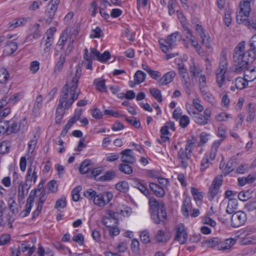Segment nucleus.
Segmentation results:
<instances>
[{
  "label": "nucleus",
  "mask_w": 256,
  "mask_h": 256,
  "mask_svg": "<svg viewBox=\"0 0 256 256\" xmlns=\"http://www.w3.org/2000/svg\"><path fill=\"white\" fill-rule=\"evenodd\" d=\"M120 154H122L121 160L122 162L134 164L136 162V158L133 155L132 150L126 149L122 151Z\"/></svg>",
  "instance_id": "11"
},
{
  "label": "nucleus",
  "mask_w": 256,
  "mask_h": 256,
  "mask_svg": "<svg viewBox=\"0 0 256 256\" xmlns=\"http://www.w3.org/2000/svg\"><path fill=\"white\" fill-rule=\"evenodd\" d=\"M192 154L186 150H184L181 148L178 153V159L180 162V166L184 169H186L188 166V161L190 159Z\"/></svg>",
  "instance_id": "10"
},
{
  "label": "nucleus",
  "mask_w": 256,
  "mask_h": 256,
  "mask_svg": "<svg viewBox=\"0 0 256 256\" xmlns=\"http://www.w3.org/2000/svg\"><path fill=\"white\" fill-rule=\"evenodd\" d=\"M24 96L22 92H17L11 96L8 100L6 96L3 98L2 99V102H4V104H14L22 99Z\"/></svg>",
  "instance_id": "15"
},
{
  "label": "nucleus",
  "mask_w": 256,
  "mask_h": 256,
  "mask_svg": "<svg viewBox=\"0 0 256 256\" xmlns=\"http://www.w3.org/2000/svg\"><path fill=\"white\" fill-rule=\"evenodd\" d=\"M66 206V200L65 196H62L56 202L54 208H64Z\"/></svg>",
  "instance_id": "57"
},
{
  "label": "nucleus",
  "mask_w": 256,
  "mask_h": 256,
  "mask_svg": "<svg viewBox=\"0 0 256 256\" xmlns=\"http://www.w3.org/2000/svg\"><path fill=\"white\" fill-rule=\"evenodd\" d=\"M191 192L194 197V200L196 202L202 200V196L200 192H199L198 190L195 188L192 187L191 188Z\"/></svg>",
  "instance_id": "50"
},
{
  "label": "nucleus",
  "mask_w": 256,
  "mask_h": 256,
  "mask_svg": "<svg viewBox=\"0 0 256 256\" xmlns=\"http://www.w3.org/2000/svg\"><path fill=\"white\" fill-rule=\"evenodd\" d=\"M60 0H51L46 6L45 12V15L46 18L45 19V22L50 24L53 20Z\"/></svg>",
  "instance_id": "5"
},
{
  "label": "nucleus",
  "mask_w": 256,
  "mask_h": 256,
  "mask_svg": "<svg viewBox=\"0 0 256 256\" xmlns=\"http://www.w3.org/2000/svg\"><path fill=\"white\" fill-rule=\"evenodd\" d=\"M250 66L244 70L240 72V73H244V76L248 82H252L256 78V68H250Z\"/></svg>",
  "instance_id": "17"
},
{
  "label": "nucleus",
  "mask_w": 256,
  "mask_h": 256,
  "mask_svg": "<svg viewBox=\"0 0 256 256\" xmlns=\"http://www.w3.org/2000/svg\"><path fill=\"white\" fill-rule=\"evenodd\" d=\"M100 56H98V60L102 62H107L110 57V52L108 51H105L103 54L100 53Z\"/></svg>",
  "instance_id": "60"
},
{
  "label": "nucleus",
  "mask_w": 256,
  "mask_h": 256,
  "mask_svg": "<svg viewBox=\"0 0 256 256\" xmlns=\"http://www.w3.org/2000/svg\"><path fill=\"white\" fill-rule=\"evenodd\" d=\"M146 74L142 70H138L134 74V78L136 84H140L145 80Z\"/></svg>",
  "instance_id": "38"
},
{
  "label": "nucleus",
  "mask_w": 256,
  "mask_h": 256,
  "mask_svg": "<svg viewBox=\"0 0 256 256\" xmlns=\"http://www.w3.org/2000/svg\"><path fill=\"white\" fill-rule=\"evenodd\" d=\"M148 204L151 218L156 224L164 222L167 218L166 212L163 201L156 200L154 197L149 198Z\"/></svg>",
  "instance_id": "3"
},
{
  "label": "nucleus",
  "mask_w": 256,
  "mask_h": 256,
  "mask_svg": "<svg viewBox=\"0 0 256 256\" xmlns=\"http://www.w3.org/2000/svg\"><path fill=\"white\" fill-rule=\"evenodd\" d=\"M82 74V68L79 66H77L71 80L69 82H67L61 90L58 105L68 110L72 106L74 102L78 98L80 90L78 88V85Z\"/></svg>",
  "instance_id": "1"
},
{
  "label": "nucleus",
  "mask_w": 256,
  "mask_h": 256,
  "mask_svg": "<svg viewBox=\"0 0 256 256\" xmlns=\"http://www.w3.org/2000/svg\"><path fill=\"white\" fill-rule=\"evenodd\" d=\"M154 240L157 243H164L169 240V237L162 230H158L154 236Z\"/></svg>",
  "instance_id": "24"
},
{
  "label": "nucleus",
  "mask_w": 256,
  "mask_h": 256,
  "mask_svg": "<svg viewBox=\"0 0 256 256\" xmlns=\"http://www.w3.org/2000/svg\"><path fill=\"white\" fill-rule=\"evenodd\" d=\"M236 240L234 238H228L225 240V243L222 244L218 248L220 250H226L230 249L236 243Z\"/></svg>",
  "instance_id": "39"
},
{
  "label": "nucleus",
  "mask_w": 256,
  "mask_h": 256,
  "mask_svg": "<svg viewBox=\"0 0 256 256\" xmlns=\"http://www.w3.org/2000/svg\"><path fill=\"white\" fill-rule=\"evenodd\" d=\"M31 20L30 17L20 18L13 20L9 23L10 28H17L24 26L28 22Z\"/></svg>",
  "instance_id": "22"
},
{
  "label": "nucleus",
  "mask_w": 256,
  "mask_h": 256,
  "mask_svg": "<svg viewBox=\"0 0 256 256\" xmlns=\"http://www.w3.org/2000/svg\"><path fill=\"white\" fill-rule=\"evenodd\" d=\"M18 44L14 40L6 42L4 50V53L6 56H10L14 53L18 49Z\"/></svg>",
  "instance_id": "19"
},
{
  "label": "nucleus",
  "mask_w": 256,
  "mask_h": 256,
  "mask_svg": "<svg viewBox=\"0 0 256 256\" xmlns=\"http://www.w3.org/2000/svg\"><path fill=\"white\" fill-rule=\"evenodd\" d=\"M247 220V215L243 211L239 210L232 213L230 219L231 226L232 228H239L246 223Z\"/></svg>",
  "instance_id": "6"
},
{
  "label": "nucleus",
  "mask_w": 256,
  "mask_h": 256,
  "mask_svg": "<svg viewBox=\"0 0 256 256\" xmlns=\"http://www.w3.org/2000/svg\"><path fill=\"white\" fill-rule=\"evenodd\" d=\"M94 85L96 86V88L100 92H107V88L105 84V80L100 79H96L94 82Z\"/></svg>",
  "instance_id": "31"
},
{
  "label": "nucleus",
  "mask_w": 256,
  "mask_h": 256,
  "mask_svg": "<svg viewBox=\"0 0 256 256\" xmlns=\"http://www.w3.org/2000/svg\"><path fill=\"white\" fill-rule=\"evenodd\" d=\"M177 68L178 70L179 74L183 78H184L185 77L188 76L187 70L185 68L184 64H178L177 65Z\"/></svg>",
  "instance_id": "58"
},
{
  "label": "nucleus",
  "mask_w": 256,
  "mask_h": 256,
  "mask_svg": "<svg viewBox=\"0 0 256 256\" xmlns=\"http://www.w3.org/2000/svg\"><path fill=\"white\" fill-rule=\"evenodd\" d=\"M236 166V164L234 159L230 160L224 169L225 174H228L234 170Z\"/></svg>",
  "instance_id": "40"
},
{
  "label": "nucleus",
  "mask_w": 256,
  "mask_h": 256,
  "mask_svg": "<svg viewBox=\"0 0 256 256\" xmlns=\"http://www.w3.org/2000/svg\"><path fill=\"white\" fill-rule=\"evenodd\" d=\"M150 92L152 96L158 102H162V96L161 92L159 90L156 88H151L150 90Z\"/></svg>",
  "instance_id": "47"
},
{
  "label": "nucleus",
  "mask_w": 256,
  "mask_h": 256,
  "mask_svg": "<svg viewBox=\"0 0 256 256\" xmlns=\"http://www.w3.org/2000/svg\"><path fill=\"white\" fill-rule=\"evenodd\" d=\"M202 95L205 99L208 100L209 102L212 103L213 102L212 97L208 90V88H199Z\"/></svg>",
  "instance_id": "45"
},
{
  "label": "nucleus",
  "mask_w": 256,
  "mask_h": 256,
  "mask_svg": "<svg viewBox=\"0 0 256 256\" xmlns=\"http://www.w3.org/2000/svg\"><path fill=\"white\" fill-rule=\"evenodd\" d=\"M235 85L238 90H242L248 86V82L244 76L238 78L235 80Z\"/></svg>",
  "instance_id": "32"
},
{
  "label": "nucleus",
  "mask_w": 256,
  "mask_h": 256,
  "mask_svg": "<svg viewBox=\"0 0 256 256\" xmlns=\"http://www.w3.org/2000/svg\"><path fill=\"white\" fill-rule=\"evenodd\" d=\"M68 38L66 32H63L60 36L59 40L57 43V46L60 47V50H62L66 44Z\"/></svg>",
  "instance_id": "35"
},
{
  "label": "nucleus",
  "mask_w": 256,
  "mask_h": 256,
  "mask_svg": "<svg viewBox=\"0 0 256 256\" xmlns=\"http://www.w3.org/2000/svg\"><path fill=\"white\" fill-rule=\"evenodd\" d=\"M53 40L54 39L50 37H46V39L44 37L42 38V42H44V46H46V48H44V52L46 54H49L50 51V46L53 42Z\"/></svg>",
  "instance_id": "42"
},
{
  "label": "nucleus",
  "mask_w": 256,
  "mask_h": 256,
  "mask_svg": "<svg viewBox=\"0 0 256 256\" xmlns=\"http://www.w3.org/2000/svg\"><path fill=\"white\" fill-rule=\"evenodd\" d=\"M10 74L8 71L5 69L2 68L0 70V83L4 84L8 80Z\"/></svg>",
  "instance_id": "48"
},
{
  "label": "nucleus",
  "mask_w": 256,
  "mask_h": 256,
  "mask_svg": "<svg viewBox=\"0 0 256 256\" xmlns=\"http://www.w3.org/2000/svg\"><path fill=\"white\" fill-rule=\"evenodd\" d=\"M116 176V172L114 170H108L103 176H101L100 180L102 181H109Z\"/></svg>",
  "instance_id": "46"
},
{
  "label": "nucleus",
  "mask_w": 256,
  "mask_h": 256,
  "mask_svg": "<svg viewBox=\"0 0 256 256\" xmlns=\"http://www.w3.org/2000/svg\"><path fill=\"white\" fill-rule=\"evenodd\" d=\"M84 196L89 200L94 198L96 196V192L92 189H88L85 190L84 192Z\"/></svg>",
  "instance_id": "61"
},
{
  "label": "nucleus",
  "mask_w": 256,
  "mask_h": 256,
  "mask_svg": "<svg viewBox=\"0 0 256 256\" xmlns=\"http://www.w3.org/2000/svg\"><path fill=\"white\" fill-rule=\"evenodd\" d=\"M191 208L192 204L190 198L189 197H186L183 201L182 205V214L184 216L188 217L189 216L188 209Z\"/></svg>",
  "instance_id": "26"
},
{
  "label": "nucleus",
  "mask_w": 256,
  "mask_h": 256,
  "mask_svg": "<svg viewBox=\"0 0 256 256\" xmlns=\"http://www.w3.org/2000/svg\"><path fill=\"white\" fill-rule=\"evenodd\" d=\"M11 240L10 234H4L2 235L0 238V246L5 245L9 243Z\"/></svg>",
  "instance_id": "63"
},
{
  "label": "nucleus",
  "mask_w": 256,
  "mask_h": 256,
  "mask_svg": "<svg viewBox=\"0 0 256 256\" xmlns=\"http://www.w3.org/2000/svg\"><path fill=\"white\" fill-rule=\"evenodd\" d=\"M72 240L82 246L84 242V238L82 234H77L73 236Z\"/></svg>",
  "instance_id": "64"
},
{
  "label": "nucleus",
  "mask_w": 256,
  "mask_h": 256,
  "mask_svg": "<svg viewBox=\"0 0 256 256\" xmlns=\"http://www.w3.org/2000/svg\"><path fill=\"white\" fill-rule=\"evenodd\" d=\"M209 156L208 155H205L204 158L202 159L200 163V171L204 172L209 167Z\"/></svg>",
  "instance_id": "51"
},
{
  "label": "nucleus",
  "mask_w": 256,
  "mask_h": 256,
  "mask_svg": "<svg viewBox=\"0 0 256 256\" xmlns=\"http://www.w3.org/2000/svg\"><path fill=\"white\" fill-rule=\"evenodd\" d=\"M190 124V118L184 115L180 118V125L182 128H186Z\"/></svg>",
  "instance_id": "62"
},
{
  "label": "nucleus",
  "mask_w": 256,
  "mask_h": 256,
  "mask_svg": "<svg viewBox=\"0 0 256 256\" xmlns=\"http://www.w3.org/2000/svg\"><path fill=\"white\" fill-rule=\"evenodd\" d=\"M47 188L50 192H56L58 190V184L56 180H52L47 184Z\"/></svg>",
  "instance_id": "56"
},
{
  "label": "nucleus",
  "mask_w": 256,
  "mask_h": 256,
  "mask_svg": "<svg viewBox=\"0 0 256 256\" xmlns=\"http://www.w3.org/2000/svg\"><path fill=\"white\" fill-rule=\"evenodd\" d=\"M228 70L227 67L219 66L216 70V81L219 88H222L225 82V74Z\"/></svg>",
  "instance_id": "12"
},
{
  "label": "nucleus",
  "mask_w": 256,
  "mask_h": 256,
  "mask_svg": "<svg viewBox=\"0 0 256 256\" xmlns=\"http://www.w3.org/2000/svg\"><path fill=\"white\" fill-rule=\"evenodd\" d=\"M188 234L186 229L182 224L177 226L176 233L175 236V240L178 242L180 244H186L188 240Z\"/></svg>",
  "instance_id": "9"
},
{
  "label": "nucleus",
  "mask_w": 256,
  "mask_h": 256,
  "mask_svg": "<svg viewBox=\"0 0 256 256\" xmlns=\"http://www.w3.org/2000/svg\"><path fill=\"white\" fill-rule=\"evenodd\" d=\"M34 194L32 195V192L30 193L26 200L25 209L20 214L19 216L20 217L25 218L30 214L34 202Z\"/></svg>",
  "instance_id": "13"
},
{
  "label": "nucleus",
  "mask_w": 256,
  "mask_h": 256,
  "mask_svg": "<svg viewBox=\"0 0 256 256\" xmlns=\"http://www.w3.org/2000/svg\"><path fill=\"white\" fill-rule=\"evenodd\" d=\"M140 240L141 241L145 244L150 242V234L147 230H144L140 234Z\"/></svg>",
  "instance_id": "55"
},
{
  "label": "nucleus",
  "mask_w": 256,
  "mask_h": 256,
  "mask_svg": "<svg viewBox=\"0 0 256 256\" xmlns=\"http://www.w3.org/2000/svg\"><path fill=\"white\" fill-rule=\"evenodd\" d=\"M254 52L248 50L245 52V42H240L234 48L233 53L234 72L238 74L244 70L256 60Z\"/></svg>",
  "instance_id": "2"
},
{
  "label": "nucleus",
  "mask_w": 256,
  "mask_h": 256,
  "mask_svg": "<svg viewBox=\"0 0 256 256\" xmlns=\"http://www.w3.org/2000/svg\"><path fill=\"white\" fill-rule=\"evenodd\" d=\"M208 247L214 248L216 246L221 244V240L218 238H214L210 240H206L204 242Z\"/></svg>",
  "instance_id": "41"
},
{
  "label": "nucleus",
  "mask_w": 256,
  "mask_h": 256,
  "mask_svg": "<svg viewBox=\"0 0 256 256\" xmlns=\"http://www.w3.org/2000/svg\"><path fill=\"white\" fill-rule=\"evenodd\" d=\"M152 191L155 196L158 198H162L165 196V191L162 187L154 182H150L149 184Z\"/></svg>",
  "instance_id": "18"
},
{
  "label": "nucleus",
  "mask_w": 256,
  "mask_h": 256,
  "mask_svg": "<svg viewBox=\"0 0 256 256\" xmlns=\"http://www.w3.org/2000/svg\"><path fill=\"white\" fill-rule=\"evenodd\" d=\"M226 54H227L226 48L223 49L220 53V58L219 66L227 67L228 68Z\"/></svg>",
  "instance_id": "43"
},
{
  "label": "nucleus",
  "mask_w": 256,
  "mask_h": 256,
  "mask_svg": "<svg viewBox=\"0 0 256 256\" xmlns=\"http://www.w3.org/2000/svg\"><path fill=\"white\" fill-rule=\"evenodd\" d=\"M28 184H20L18 188V200L19 201H23L24 199L25 196L28 193V188H27Z\"/></svg>",
  "instance_id": "29"
},
{
  "label": "nucleus",
  "mask_w": 256,
  "mask_h": 256,
  "mask_svg": "<svg viewBox=\"0 0 256 256\" xmlns=\"http://www.w3.org/2000/svg\"><path fill=\"white\" fill-rule=\"evenodd\" d=\"M91 164V161L89 160H86L82 162L80 166V172L82 174H85L90 170V166Z\"/></svg>",
  "instance_id": "37"
},
{
  "label": "nucleus",
  "mask_w": 256,
  "mask_h": 256,
  "mask_svg": "<svg viewBox=\"0 0 256 256\" xmlns=\"http://www.w3.org/2000/svg\"><path fill=\"white\" fill-rule=\"evenodd\" d=\"M82 190L81 186H78L72 192V200L74 202H78L80 198V192Z\"/></svg>",
  "instance_id": "53"
},
{
  "label": "nucleus",
  "mask_w": 256,
  "mask_h": 256,
  "mask_svg": "<svg viewBox=\"0 0 256 256\" xmlns=\"http://www.w3.org/2000/svg\"><path fill=\"white\" fill-rule=\"evenodd\" d=\"M4 102H2V100L0 101V117L4 118L7 116L10 112V108L7 107L4 108Z\"/></svg>",
  "instance_id": "52"
},
{
  "label": "nucleus",
  "mask_w": 256,
  "mask_h": 256,
  "mask_svg": "<svg viewBox=\"0 0 256 256\" xmlns=\"http://www.w3.org/2000/svg\"><path fill=\"white\" fill-rule=\"evenodd\" d=\"M196 30L198 31V32L200 34L201 36V38L202 39V42L204 44H205L207 47H210V42L208 41V38L206 41L205 40L206 36L204 34V30L202 27V26L199 24H197Z\"/></svg>",
  "instance_id": "34"
},
{
  "label": "nucleus",
  "mask_w": 256,
  "mask_h": 256,
  "mask_svg": "<svg viewBox=\"0 0 256 256\" xmlns=\"http://www.w3.org/2000/svg\"><path fill=\"white\" fill-rule=\"evenodd\" d=\"M20 130V126L16 122H14L10 126L8 125V134L12 133H16Z\"/></svg>",
  "instance_id": "59"
},
{
  "label": "nucleus",
  "mask_w": 256,
  "mask_h": 256,
  "mask_svg": "<svg viewBox=\"0 0 256 256\" xmlns=\"http://www.w3.org/2000/svg\"><path fill=\"white\" fill-rule=\"evenodd\" d=\"M222 176H216L209 188L208 198L209 200H212L218 194L219 189L222 186Z\"/></svg>",
  "instance_id": "8"
},
{
  "label": "nucleus",
  "mask_w": 256,
  "mask_h": 256,
  "mask_svg": "<svg viewBox=\"0 0 256 256\" xmlns=\"http://www.w3.org/2000/svg\"><path fill=\"white\" fill-rule=\"evenodd\" d=\"M66 54H61L60 55L54 70V74L55 75L58 74L62 72L66 62Z\"/></svg>",
  "instance_id": "21"
},
{
  "label": "nucleus",
  "mask_w": 256,
  "mask_h": 256,
  "mask_svg": "<svg viewBox=\"0 0 256 256\" xmlns=\"http://www.w3.org/2000/svg\"><path fill=\"white\" fill-rule=\"evenodd\" d=\"M132 164L122 162L118 166L119 170L126 174L130 175L133 172V168Z\"/></svg>",
  "instance_id": "27"
},
{
  "label": "nucleus",
  "mask_w": 256,
  "mask_h": 256,
  "mask_svg": "<svg viewBox=\"0 0 256 256\" xmlns=\"http://www.w3.org/2000/svg\"><path fill=\"white\" fill-rule=\"evenodd\" d=\"M238 200L234 198H229L228 204L226 209V212L228 214H232L234 210L238 208Z\"/></svg>",
  "instance_id": "28"
},
{
  "label": "nucleus",
  "mask_w": 256,
  "mask_h": 256,
  "mask_svg": "<svg viewBox=\"0 0 256 256\" xmlns=\"http://www.w3.org/2000/svg\"><path fill=\"white\" fill-rule=\"evenodd\" d=\"M230 118H231L230 114L226 112H220L216 116L215 120L217 122H222L226 121Z\"/></svg>",
  "instance_id": "54"
},
{
  "label": "nucleus",
  "mask_w": 256,
  "mask_h": 256,
  "mask_svg": "<svg viewBox=\"0 0 256 256\" xmlns=\"http://www.w3.org/2000/svg\"><path fill=\"white\" fill-rule=\"evenodd\" d=\"M40 24H35L32 25L30 28L31 34L32 38L34 39H38L42 35V32L40 29Z\"/></svg>",
  "instance_id": "33"
},
{
  "label": "nucleus",
  "mask_w": 256,
  "mask_h": 256,
  "mask_svg": "<svg viewBox=\"0 0 256 256\" xmlns=\"http://www.w3.org/2000/svg\"><path fill=\"white\" fill-rule=\"evenodd\" d=\"M36 164H31L30 166L26 176V182H32V180H34V182H36L38 176L36 174Z\"/></svg>",
  "instance_id": "20"
},
{
  "label": "nucleus",
  "mask_w": 256,
  "mask_h": 256,
  "mask_svg": "<svg viewBox=\"0 0 256 256\" xmlns=\"http://www.w3.org/2000/svg\"><path fill=\"white\" fill-rule=\"evenodd\" d=\"M179 32H176L168 36L166 39H160L158 41L162 50L167 53L176 45V39Z\"/></svg>",
  "instance_id": "4"
},
{
  "label": "nucleus",
  "mask_w": 256,
  "mask_h": 256,
  "mask_svg": "<svg viewBox=\"0 0 256 256\" xmlns=\"http://www.w3.org/2000/svg\"><path fill=\"white\" fill-rule=\"evenodd\" d=\"M8 208L12 213L14 215L16 214L18 212V210L17 207V204L16 201L11 198L8 200Z\"/></svg>",
  "instance_id": "49"
},
{
  "label": "nucleus",
  "mask_w": 256,
  "mask_h": 256,
  "mask_svg": "<svg viewBox=\"0 0 256 256\" xmlns=\"http://www.w3.org/2000/svg\"><path fill=\"white\" fill-rule=\"evenodd\" d=\"M190 72L192 76L196 78L202 74V69L196 66L194 63H193L190 67Z\"/></svg>",
  "instance_id": "36"
},
{
  "label": "nucleus",
  "mask_w": 256,
  "mask_h": 256,
  "mask_svg": "<svg viewBox=\"0 0 256 256\" xmlns=\"http://www.w3.org/2000/svg\"><path fill=\"white\" fill-rule=\"evenodd\" d=\"M131 184L133 187L140 190V191L146 197L149 198L150 197V194L149 190H148L146 187L142 184L138 178L134 179Z\"/></svg>",
  "instance_id": "16"
},
{
  "label": "nucleus",
  "mask_w": 256,
  "mask_h": 256,
  "mask_svg": "<svg viewBox=\"0 0 256 256\" xmlns=\"http://www.w3.org/2000/svg\"><path fill=\"white\" fill-rule=\"evenodd\" d=\"M107 6H110V3L106 0H101L100 6V13L102 16L106 20L110 18L108 14L106 13L104 10Z\"/></svg>",
  "instance_id": "23"
},
{
  "label": "nucleus",
  "mask_w": 256,
  "mask_h": 256,
  "mask_svg": "<svg viewBox=\"0 0 256 256\" xmlns=\"http://www.w3.org/2000/svg\"><path fill=\"white\" fill-rule=\"evenodd\" d=\"M113 198L112 194L110 192H106L96 194L94 199V203L99 207H104L108 204Z\"/></svg>",
  "instance_id": "7"
},
{
  "label": "nucleus",
  "mask_w": 256,
  "mask_h": 256,
  "mask_svg": "<svg viewBox=\"0 0 256 256\" xmlns=\"http://www.w3.org/2000/svg\"><path fill=\"white\" fill-rule=\"evenodd\" d=\"M129 188L128 184L126 181H122L116 185V188L120 192H126Z\"/></svg>",
  "instance_id": "44"
},
{
  "label": "nucleus",
  "mask_w": 256,
  "mask_h": 256,
  "mask_svg": "<svg viewBox=\"0 0 256 256\" xmlns=\"http://www.w3.org/2000/svg\"><path fill=\"white\" fill-rule=\"evenodd\" d=\"M194 121L199 125L203 126L208 124V122L204 116L196 112H192Z\"/></svg>",
  "instance_id": "25"
},
{
  "label": "nucleus",
  "mask_w": 256,
  "mask_h": 256,
  "mask_svg": "<svg viewBox=\"0 0 256 256\" xmlns=\"http://www.w3.org/2000/svg\"><path fill=\"white\" fill-rule=\"evenodd\" d=\"M66 110H67V109H65V108L62 106L58 105L56 109L55 117L56 122V124H60L61 122V120L65 114Z\"/></svg>",
  "instance_id": "30"
},
{
  "label": "nucleus",
  "mask_w": 256,
  "mask_h": 256,
  "mask_svg": "<svg viewBox=\"0 0 256 256\" xmlns=\"http://www.w3.org/2000/svg\"><path fill=\"white\" fill-rule=\"evenodd\" d=\"M176 76V72L174 71L166 72L160 79L158 85L160 86H163L169 84L172 82Z\"/></svg>",
  "instance_id": "14"
}]
</instances>
